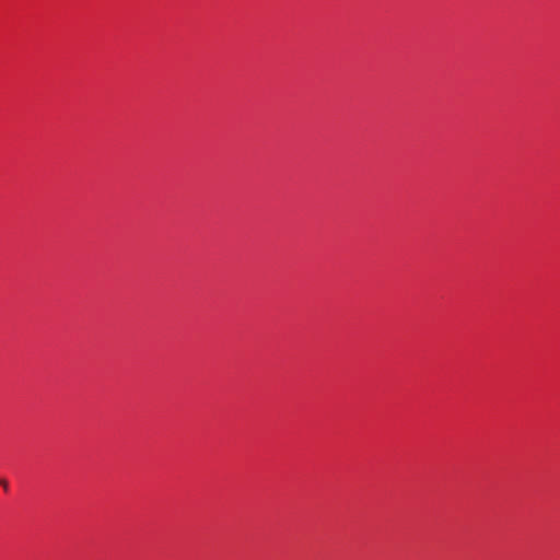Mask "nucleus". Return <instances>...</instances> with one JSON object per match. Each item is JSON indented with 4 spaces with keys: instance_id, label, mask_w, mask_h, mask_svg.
<instances>
[{
    "instance_id": "1",
    "label": "nucleus",
    "mask_w": 560,
    "mask_h": 560,
    "mask_svg": "<svg viewBox=\"0 0 560 560\" xmlns=\"http://www.w3.org/2000/svg\"><path fill=\"white\" fill-rule=\"evenodd\" d=\"M0 486H3L7 489L8 482L5 480H0Z\"/></svg>"
}]
</instances>
